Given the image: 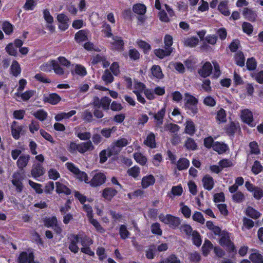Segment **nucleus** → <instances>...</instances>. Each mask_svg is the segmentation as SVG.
I'll return each instance as SVG.
<instances>
[{"label":"nucleus","instance_id":"1","mask_svg":"<svg viewBox=\"0 0 263 263\" xmlns=\"http://www.w3.org/2000/svg\"><path fill=\"white\" fill-rule=\"evenodd\" d=\"M184 96L185 98L184 99V107L186 110V113L191 116H195L198 112V99L189 92H185Z\"/></svg>","mask_w":263,"mask_h":263},{"label":"nucleus","instance_id":"2","mask_svg":"<svg viewBox=\"0 0 263 263\" xmlns=\"http://www.w3.org/2000/svg\"><path fill=\"white\" fill-rule=\"evenodd\" d=\"M230 234L227 231L223 230L220 236L219 243L228 252L231 253L236 252V249L234 242L231 240Z\"/></svg>","mask_w":263,"mask_h":263},{"label":"nucleus","instance_id":"3","mask_svg":"<svg viewBox=\"0 0 263 263\" xmlns=\"http://www.w3.org/2000/svg\"><path fill=\"white\" fill-rule=\"evenodd\" d=\"M58 62L52 60L50 61V65L52 66V69L54 70V72L58 75L62 76L64 73V69L60 66L59 63L67 68H69L71 65V62L70 61L68 60L64 57L60 56L58 58Z\"/></svg>","mask_w":263,"mask_h":263},{"label":"nucleus","instance_id":"4","mask_svg":"<svg viewBox=\"0 0 263 263\" xmlns=\"http://www.w3.org/2000/svg\"><path fill=\"white\" fill-rule=\"evenodd\" d=\"M44 225L46 228H51L57 235H61L63 230L58 223V221L55 216L51 217H45L43 218Z\"/></svg>","mask_w":263,"mask_h":263},{"label":"nucleus","instance_id":"5","mask_svg":"<svg viewBox=\"0 0 263 263\" xmlns=\"http://www.w3.org/2000/svg\"><path fill=\"white\" fill-rule=\"evenodd\" d=\"M160 219L162 222L168 224L173 229H176L181 224L180 218L171 214H166L165 216H163L162 218L160 216Z\"/></svg>","mask_w":263,"mask_h":263},{"label":"nucleus","instance_id":"6","mask_svg":"<svg viewBox=\"0 0 263 263\" xmlns=\"http://www.w3.org/2000/svg\"><path fill=\"white\" fill-rule=\"evenodd\" d=\"M245 187L248 191L253 193V197L256 200H259L263 197V186H256L250 181H246Z\"/></svg>","mask_w":263,"mask_h":263},{"label":"nucleus","instance_id":"7","mask_svg":"<svg viewBox=\"0 0 263 263\" xmlns=\"http://www.w3.org/2000/svg\"><path fill=\"white\" fill-rule=\"evenodd\" d=\"M112 42H110V49L112 50L121 52L124 50L125 43L122 37L118 35L112 36Z\"/></svg>","mask_w":263,"mask_h":263},{"label":"nucleus","instance_id":"8","mask_svg":"<svg viewBox=\"0 0 263 263\" xmlns=\"http://www.w3.org/2000/svg\"><path fill=\"white\" fill-rule=\"evenodd\" d=\"M106 180L105 175L101 172L96 173L91 180L88 182L91 187L99 186L104 184Z\"/></svg>","mask_w":263,"mask_h":263},{"label":"nucleus","instance_id":"9","mask_svg":"<svg viewBox=\"0 0 263 263\" xmlns=\"http://www.w3.org/2000/svg\"><path fill=\"white\" fill-rule=\"evenodd\" d=\"M240 118L243 122L247 124L250 127H253L255 126V124L253 123V113L249 109H244L241 110Z\"/></svg>","mask_w":263,"mask_h":263},{"label":"nucleus","instance_id":"10","mask_svg":"<svg viewBox=\"0 0 263 263\" xmlns=\"http://www.w3.org/2000/svg\"><path fill=\"white\" fill-rule=\"evenodd\" d=\"M57 18L60 23L59 25V29L61 31H65L69 28L70 19L68 16L62 13L58 14Z\"/></svg>","mask_w":263,"mask_h":263},{"label":"nucleus","instance_id":"11","mask_svg":"<svg viewBox=\"0 0 263 263\" xmlns=\"http://www.w3.org/2000/svg\"><path fill=\"white\" fill-rule=\"evenodd\" d=\"M18 122L14 121L11 125V135L13 138L15 140H18L20 138V135L24 134L23 126L18 125Z\"/></svg>","mask_w":263,"mask_h":263},{"label":"nucleus","instance_id":"12","mask_svg":"<svg viewBox=\"0 0 263 263\" xmlns=\"http://www.w3.org/2000/svg\"><path fill=\"white\" fill-rule=\"evenodd\" d=\"M61 100V97L57 93H51L48 95H44L43 101L51 105H57Z\"/></svg>","mask_w":263,"mask_h":263},{"label":"nucleus","instance_id":"13","mask_svg":"<svg viewBox=\"0 0 263 263\" xmlns=\"http://www.w3.org/2000/svg\"><path fill=\"white\" fill-rule=\"evenodd\" d=\"M23 177L20 173H14L13 175V179L11 181L12 184L15 186L16 191L17 193H21L23 190V185L22 182Z\"/></svg>","mask_w":263,"mask_h":263},{"label":"nucleus","instance_id":"14","mask_svg":"<svg viewBox=\"0 0 263 263\" xmlns=\"http://www.w3.org/2000/svg\"><path fill=\"white\" fill-rule=\"evenodd\" d=\"M34 259V254L32 251H23L20 253L17 258L18 263H28L30 260Z\"/></svg>","mask_w":263,"mask_h":263},{"label":"nucleus","instance_id":"15","mask_svg":"<svg viewBox=\"0 0 263 263\" xmlns=\"http://www.w3.org/2000/svg\"><path fill=\"white\" fill-rule=\"evenodd\" d=\"M117 194L118 191L115 189L107 187L102 190V197L105 200L110 201Z\"/></svg>","mask_w":263,"mask_h":263},{"label":"nucleus","instance_id":"16","mask_svg":"<svg viewBox=\"0 0 263 263\" xmlns=\"http://www.w3.org/2000/svg\"><path fill=\"white\" fill-rule=\"evenodd\" d=\"M45 174V170L41 163L34 164L31 171V174L34 178H39Z\"/></svg>","mask_w":263,"mask_h":263},{"label":"nucleus","instance_id":"17","mask_svg":"<svg viewBox=\"0 0 263 263\" xmlns=\"http://www.w3.org/2000/svg\"><path fill=\"white\" fill-rule=\"evenodd\" d=\"M213 69L210 62H206L198 71L199 74L202 78H205L210 76Z\"/></svg>","mask_w":263,"mask_h":263},{"label":"nucleus","instance_id":"18","mask_svg":"<svg viewBox=\"0 0 263 263\" xmlns=\"http://www.w3.org/2000/svg\"><path fill=\"white\" fill-rule=\"evenodd\" d=\"M203 187L208 190L211 191L214 187V180L212 177L209 175H205L202 179Z\"/></svg>","mask_w":263,"mask_h":263},{"label":"nucleus","instance_id":"19","mask_svg":"<svg viewBox=\"0 0 263 263\" xmlns=\"http://www.w3.org/2000/svg\"><path fill=\"white\" fill-rule=\"evenodd\" d=\"M78 147V152L81 154H84L87 151H91L95 148L90 140L79 144Z\"/></svg>","mask_w":263,"mask_h":263},{"label":"nucleus","instance_id":"20","mask_svg":"<svg viewBox=\"0 0 263 263\" xmlns=\"http://www.w3.org/2000/svg\"><path fill=\"white\" fill-rule=\"evenodd\" d=\"M213 149L218 154H222L229 149L228 145L222 142L216 141L213 146Z\"/></svg>","mask_w":263,"mask_h":263},{"label":"nucleus","instance_id":"21","mask_svg":"<svg viewBox=\"0 0 263 263\" xmlns=\"http://www.w3.org/2000/svg\"><path fill=\"white\" fill-rule=\"evenodd\" d=\"M156 179L153 175H146L142 179L141 186L143 189H146L150 186L153 185Z\"/></svg>","mask_w":263,"mask_h":263},{"label":"nucleus","instance_id":"22","mask_svg":"<svg viewBox=\"0 0 263 263\" xmlns=\"http://www.w3.org/2000/svg\"><path fill=\"white\" fill-rule=\"evenodd\" d=\"M185 125V133L191 136H193L196 131V126L194 122L191 119H188L186 121Z\"/></svg>","mask_w":263,"mask_h":263},{"label":"nucleus","instance_id":"23","mask_svg":"<svg viewBox=\"0 0 263 263\" xmlns=\"http://www.w3.org/2000/svg\"><path fill=\"white\" fill-rule=\"evenodd\" d=\"M242 14L246 19L250 22L255 21L257 16V14L255 11L247 7L243 9Z\"/></svg>","mask_w":263,"mask_h":263},{"label":"nucleus","instance_id":"24","mask_svg":"<svg viewBox=\"0 0 263 263\" xmlns=\"http://www.w3.org/2000/svg\"><path fill=\"white\" fill-rule=\"evenodd\" d=\"M30 159V157L29 155L23 154L21 155L16 162L17 167L20 169L23 170L27 165Z\"/></svg>","mask_w":263,"mask_h":263},{"label":"nucleus","instance_id":"25","mask_svg":"<svg viewBox=\"0 0 263 263\" xmlns=\"http://www.w3.org/2000/svg\"><path fill=\"white\" fill-rule=\"evenodd\" d=\"M234 60L237 66L241 67L245 66L246 59L242 51H238L236 52L234 54Z\"/></svg>","mask_w":263,"mask_h":263},{"label":"nucleus","instance_id":"26","mask_svg":"<svg viewBox=\"0 0 263 263\" xmlns=\"http://www.w3.org/2000/svg\"><path fill=\"white\" fill-rule=\"evenodd\" d=\"M165 107L162 108L157 113L154 115V118L156 120V125L160 126L163 123V119L165 114Z\"/></svg>","mask_w":263,"mask_h":263},{"label":"nucleus","instance_id":"27","mask_svg":"<svg viewBox=\"0 0 263 263\" xmlns=\"http://www.w3.org/2000/svg\"><path fill=\"white\" fill-rule=\"evenodd\" d=\"M154 52L156 57L160 59H163L166 57L170 56L173 52L171 49L164 47V49H155Z\"/></svg>","mask_w":263,"mask_h":263},{"label":"nucleus","instance_id":"28","mask_svg":"<svg viewBox=\"0 0 263 263\" xmlns=\"http://www.w3.org/2000/svg\"><path fill=\"white\" fill-rule=\"evenodd\" d=\"M88 30L83 29L78 31L74 36L75 40L78 43H82L88 40Z\"/></svg>","mask_w":263,"mask_h":263},{"label":"nucleus","instance_id":"29","mask_svg":"<svg viewBox=\"0 0 263 263\" xmlns=\"http://www.w3.org/2000/svg\"><path fill=\"white\" fill-rule=\"evenodd\" d=\"M56 192L59 194H64L66 195H69L71 193V191L67 186L64 184L60 182H56Z\"/></svg>","mask_w":263,"mask_h":263},{"label":"nucleus","instance_id":"30","mask_svg":"<svg viewBox=\"0 0 263 263\" xmlns=\"http://www.w3.org/2000/svg\"><path fill=\"white\" fill-rule=\"evenodd\" d=\"M35 92L33 90H27L23 93L16 92L15 93V96L17 97H20L23 101H28L34 95Z\"/></svg>","mask_w":263,"mask_h":263},{"label":"nucleus","instance_id":"31","mask_svg":"<svg viewBox=\"0 0 263 263\" xmlns=\"http://www.w3.org/2000/svg\"><path fill=\"white\" fill-rule=\"evenodd\" d=\"M155 138V134L152 132L150 133L144 141V144L151 148H156V142Z\"/></svg>","mask_w":263,"mask_h":263},{"label":"nucleus","instance_id":"32","mask_svg":"<svg viewBox=\"0 0 263 263\" xmlns=\"http://www.w3.org/2000/svg\"><path fill=\"white\" fill-rule=\"evenodd\" d=\"M228 1H223L219 3L218 6V10L223 15L228 16H229L231 12L228 8Z\"/></svg>","mask_w":263,"mask_h":263},{"label":"nucleus","instance_id":"33","mask_svg":"<svg viewBox=\"0 0 263 263\" xmlns=\"http://www.w3.org/2000/svg\"><path fill=\"white\" fill-rule=\"evenodd\" d=\"M246 214L247 216L257 219L261 216V213L251 206H248L246 209Z\"/></svg>","mask_w":263,"mask_h":263},{"label":"nucleus","instance_id":"34","mask_svg":"<svg viewBox=\"0 0 263 263\" xmlns=\"http://www.w3.org/2000/svg\"><path fill=\"white\" fill-rule=\"evenodd\" d=\"M213 245L209 239H205L203 245L202 246L201 250L204 256H207L210 251L213 249Z\"/></svg>","mask_w":263,"mask_h":263},{"label":"nucleus","instance_id":"35","mask_svg":"<svg viewBox=\"0 0 263 263\" xmlns=\"http://www.w3.org/2000/svg\"><path fill=\"white\" fill-rule=\"evenodd\" d=\"M10 73L15 77H18L21 73V68L17 61L14 60L10 67Z\"/></svg>","mask_w":263,"mask_h":263},{"label":"nucleus","instance_id":"36","mask_svg":"<svg viewBox=\"0 0 263 263\" xmlns=\"http://www.w3.org/2000/svg\"><path fill=\"white\" fill-rule=\"evenodd\" d=\"M184 146L190 151H195L198 148V145L194 139L187 137L184 142Z\"/></svg>","mask_w":263,"mask_h":263},{"label":"nucleus","instance_id":"37","mask_svg":"<svg viewBox=\"0 0 263 263\" xmlns=\"http://www.w3.org/2000/svg\"><path fill=\"white\" fill-rule=\"evenodd\" d=\"M216 120L218 123H223L227 122V114L226 110L221 108L216 113Z\"/></svg>","mask_w":263,"mask_h":263},{"label":"nucleus","instance_id":"38","mask_svg":"<svg viewBox=\"0 0 263 263\" xmlns=\"http://www.w3.org/2000/svg\"><path fill=\"white\" fill-rule=\"evenodd\" d=\"M190 166L189 160L185 158H180L177 161V168L179 171L187 169Z\"/></svg>","mask_w":263,"mask_h":263},{"label":"nucleus","instance_id":"39","mask_svg":"<svg viewBox=\"0 0 263 263\" xmlns=\"http://www.w3.org/2000/svg\"><path fill=\"white\" fill-rule=\"evenodd\" d=\"M191 236L193 243L199 247L202 243V238L200 233L197 230H194Z\"/></svg>","mask_w":263,"mask_h":263},{"label":"nucleus","instance_id":"40","mask_svg":"<svg viewBox=\"0 0 263 263\" xmlns=\"http://www.w3.org/2000/svg\"><path fill=\"white\" fill-rule=\"evenodd\" d=\"M238 127L239 126H237L234 122L232 121L225 127L226 133L229 136H234Z\"/></svg>","mask_w":263,"mask_h":263},{"label":"nucleus","instance_id":"41","mask_svg":"<svg viewBox=\"0 0 263 263\" xmlns=\"http://www.w3.org/2000/svg\"><path fill=\"white\" fill-rule=\"evenodd\" d=\"M133 11L134 13L139 15H144L146 11V7L143 4H136L133 7Z\"/></svg>","mask_w":263,"mask_h":263},{"label":"nucleus","instance_id":"42","mask_svg":"<svg viewBox=\"0 0 263 263\" xmlns=\"http://www.w3.org/2000/svg\"><path fill=\"white\" fill-rule=\"evenodd\" d=\"M2 28L6 35H10L13 32L14 26L8 21H4L2 24Z\"/></svg>","mask_w":263,"mask_h":263},{"label":"nucleus","instance_id":"43","mask_svg":"<svg viewBox=\"0 0 263 263\" xmlns=\"http://www.w3.org/2000/svg\"><path fill=\"white\" fill-rule=\"evenodd\" d=\"M32 114L36 119L39 120L41 121L45 120L48 116L47 112L43 109H39Z\"/></svg>","mask_w":263,"mask_h":263},{"label":"nucleus","instance_id":"44","mask_svg":"<svg viewBox=\"0 0 263 263\" xmlns=\"http://www.w3.org/2000/svg\"><path fill=\"white\" fill-rule=\"evenodd\" d=\"M112 156V153L108 152L107 149L102 150L99 153V162L101 164L105 163L108 159V157Z\"/></svg>","mask_w":263,"mask_h":263},{"label":"nucleus","instance_id":"45","mask_svg":"<svg viewBox=\"0 0 263 263\" xmlns=\"http://www.w3.org/2000/svg\"><path fill=\"white\" fill-rule=\"evenodd\" d=\"M199 43V40L197 37L192 36L186 39L184 41V44L185 46L189 47H195Z\"/></svg>","mask_w":263,"mask_h":263},{"label":"nucleus","instance_id":"46","mask_svg":"<svg viewBox=\"0 0 263 263\" xmlns=\"http://www.w3.org/2000/svg\"><path fill=\"white\" fill-rule=\"evenodd\" d=\"M151 70L152 74L155 78L158 79L163 78V74L160 66L156 65H153L151 68Z\"/></svg>","mask_w":263,"mask_h":263},{"label":"nucleus","instance_id":"47","mask_svg":"<svg viewBox=\"0 0 263 263\" xmlns=\"http://www.w3.org/2000/svg\"><path fill=\"white\" fill-rule=\"evenodd\" d=\"M119 233L122 239L128 238L130 235V232L127 230V227L125 224L120 226Z\"/></svg>","mask_w":263,"mask_h":263},{"label":"nucleus","instance_id":"48","mask_svg":"<svg viewBox=\"0 0 263 263\" xmlns=\"http://www.w3.org/2000/svg\"><path fill=\"white\" fill-rule=\"evenodd\" d=\"M137 44L140 48L142 49L144 53L147 54L151 50V46L146 42L140 40L137 42Z\"/></svg>","mask_w":263,"mask_h":263},{"label":"nucleus","instance_id":"49","mask_svg":"<svg viewBox=\"0 0 263 263\" xmlns=\"http://www.w3.org/2000/svg\"><path fill=\"white\" fill-rule=\"evenodd\" d=\"M246 67L249 71H253L257 67V62L254 57L248 58L246 62Z\"/></svg>","mask_w":263,"mask_h":263},{"label":"nucleus","instance_id":"50","mask_svg":"<svg viewBox=\"0 0 263 263\" xmlns=\"http://www.w3.org/2000/svg\"><path fill=\"white\" fill-rule=\"evenodd\" d=\"M164 47L168 49H171L172 51H173L174 48L172 47L173 44V36L170 34H166L164 37Z\"/></svg>","mask_w":263,"mask_h":263},{"label":"nucleus","instance_id":"51","mask_svg":"<svg viewBox=\"0 0 263 263\" xmlns=\"http://www.w3.org/2000/svg\"><path fill=\"white\" fill-rule=\"evenodd\" d=\"M233 201L237 203H240L245 200V196L243 193L238 191L232 195Z\"/></svg>","mask_w":263,"mask_h":263},{"label":"nucleus","instance_id":"52","mask_svg":"<svg viewBox=\"0 0 263 263\" xmlns=\"http://www.w3.org/2000/svg\"><path fill=\"white\" fill-rule=\"evenodd\" d=\"M7 53L11 56L16 57L17 55V48L14 46L12 43H10L5 47Z\"/></svg>","mask_w":263,"mask_h":263},{"label":"nucleus","instance_id":"53","mask_svg":"<svg viewBox=\"0 0 263 263\" xmlns=\"http://www.w3.org/2000/svg\"><path fill=\"white\" fill-rule=\"evenodd\" d=\"M89 222L95 228L96 230L101 233H103L105 232V229L101 226L97 220L93 218V217L88 218Z\"/></svg>","mask_w":263,"mask_h":263},{"label":"nucleus","instance_id":"54","mask_svg":"<svg viewBox=\"0 0 263 263\" xmlns=\"http://www.w3.org/2000/svg\"><path fill=\"white\" fill-rule=\"evenodd\" d=\"M251 171L255 175H257L263 171V166L258 160H255L252 166Z\"/></svg>","mask_w":263,"mask_h":263},{"label":"nucleus","instance_id":"55","mask_svg":"<svg viewBox=\"0 0 263 263\" xmlns=\"http://www.w3.org/2000/svg\"><path fill=\"white\" fill-rule=\"evenodd\" d=\"M151 232L153 234L161 236L162 234V231L160 228V224L158 222L153 223L151 227Z\"/></svg>","mask_w":263,"mask_h":263},{"label":"nucleus","instance_id":"56","mask_svg":"<svg viewBox=\"0 0 263 263\" xmlns=\"http://www.w3.org/2000/svg\"><path fill=\"white\" fill-rule=\"evenodd\" d=\"M249 258L254 263H263V256L259 253H252Z\"/></svg>","mask_w":263,"mask_h":263},{"label":"nucleus","instance_id":"57","mask_svg":"<svg viewBox=\"0 0 263 263\" xmlns=\"http://www.w3.org/2000/svg\"><path fill=\"white\" fill-rule=\"evenodd\" d=\"M74 71L76 74L82 77H84L87 74L86 68L81 64H76Z\"/></svg>","mask_w":263,"mask_h":263},{"label":"nucleus","instance_id":"58","mask_svg":"<svg viewBox=\"0 0 263 263\" xmlns=\"http://www.w3.org/2000/svg\"><path fill=\"white\" fill-rule=\"evenodd\" d=\"M249 147L250 148V153L251 154L258 155L260 153L258 145L256 141H254L251 142L249 143Z\"/></svg>","mask_w":263,"mask_h":263},{"label":"nucleus","instance_id":"59","mask_svg":"<svg viewBox=\"0 0 263 263\" xmlns=\"http://www.w3.org/2000/svg\"><path fill=\"white\" fill-rule=\"evenodd\" d=\"M102 79L106 84L112 83L114 80L112 74L107 70L105 71L102 77Z\"/></svg>","mask_w":263,"mask_h":263},{"label":"nucleus","instance_id":"60","mask_svg":"<svg viewBox=\"0 0 263 263\" xmlns=\"http://www.w3.org/2000/svg\"><path fill=\"white\" fill-rule=\"evenodd\" d=\"M28 183L30 186L35 190L37 194H41L43 193V190L42 189V185L41 184L34 182L31 180H29Z\"/></svg>","mask_w":263,"mask_h":263},{"label":"nucleus","instance_id":"61","mask_svg":"<svg viewBox=\"0 0 263 263\" xmlns=\"http://www.w3.org/2000/svg\"><path fill=\"white\" fill-rule=\"evenodd\" d=\"M134 157L136 162L142 165H145L147 162L146 157L141 153L134 154Z\"/></svg>","mask_w":263,"mask_h":263},{"label":"nucleus","instance_id":"62","mask_svg":"<svg viewBox=\"0 0 263 263\" xmlns=\"http://www.w3.org/2000/svg\"><path fill=\"white\" fill-rule=\"evenodd\" d=\"M103 27H104V29L102 30V32L104 34V37L112 38V36H115L112 33V30L110 25L105 23L103 24Z\"/></svg>","mask_w":263,"mask_h":263},{"label":"nucleus","instance_id":"63","mask_svg":"<svg viewBox=\"0 0 263 263\" xmlns=\"http://www.w3.org/2000/svg\"><path fill=\"white\" fill-rule=\"evenodd\" d=\"M242 29L244 33L250 35L253 31V27L250 23L245 22L242 24Z\"/></svg>","mask_w":263,"mask_h":263},{"label":"nucleus","instance_id":"64","mask_svg":"<svg viewBox=\"0 0 263 263\" xmlns=\"http://www.w3.org/2000/svg\"><path fill=\"white\" fill-rule=\"evenodd\" d=\"M111 101V99L108 97H102L101 99V107L105 110L109 109Z\"/></svg>","mask_w":263,"mask_h":263}]
</instances>
